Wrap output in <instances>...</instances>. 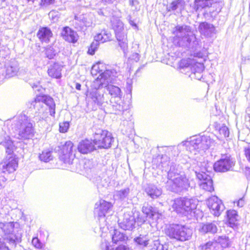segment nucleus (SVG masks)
Returning a JSON list of instances; mask_svg holds the SVG:
<instances>
[{
    "label": "nucleus",
    "instance_id": "1",
    "mask_svg": "<svg viewBox=\"0 0 250 250\" xmlns=\"http://www.w3.org/2000/svg\"><path fill=\"white\" fill-rule=\"evenodd\" d=\"M174 39L177 41L180 46L193 47L198 44L195 35L191 31L190 26L186 24H178L172 30Z\"/></svg>",
    "mask_w": 250,
    "mask_h": 250
},
{
    "label": "nucleus",
    "instance_id": "2",
    "mask_svg": "<svg viewBox=\"0 0 250 250\" xmlns=\"http://www.w3.org/2000/svg\"><path fill=\"white\" fill-rule=\"evenodd\" d=\"M13 128L17 132L14 135L19 139L28 140L31 139L34 135V129L30 119L24 113L19 115L14 119Z\"/></svg>",
    "mask_w": 250,
    "mask_h": 250
},
{
    "label": "nucleus",
    "instance_id": "3",
    "mask_svg": "<svg viewBox=\"0 0 250 250\" xmlns=\"http://www.w3.org/2000/svg\"><path fill=\"white\" fill-rule=\"evenodd\" d=\"M13 222H0V229L4 233V239L8 244L11 250L15 249L17 245L21 242V230L15 228Z\"/></svg>",
    "mask_w": 250,
    "mask_h": 250
},
{
    "label": "nucleus",
    "instance_id": "4",
    "mask_svg": "<svg viewBox=\"0 0 250 250\" xmlns=\"http://www.w3.org/2000/svg\"><path fill=\"white\" fill-rule=\"evenodd\" d=\"M165 232L171 239L184 242L190 239L192 230L186 225L175 224L169 226L166 229Z\"/></svg>",
    "mask_w": 250,
    "mask_h": 250
},
{
    "label": "nucleus",
    "instance_id": "5",
    "mask_svg": "<svg viewBox=\"0 0 250 250\" xmlns=\"http://www.w3.org/2000/svg\"><path fill=\"white\" fill-rule=\"evenodd\" d=\"M187 149L196 154V151L205 150L214 145V141L207 136L192 137L185 144Z\"/></svg>",
    "mask_w": 250,
    "mask_h": 250
},
{
    "label": "nucleus",
    "instance_id": "6",
    "mask_svg": "<svg viewBox=\"0 0 250 250\" xmlns=\"http://www.w3.org/2000/svg\"><path fill=\"white\" fill-rule=\"evenodd\" d=\"M111 25L114 31L119 45L124 54H125L128 48V41L123 22L119 18L112 17L111 19Z\"/></svg>",
    "mask_w": 250,
    "mask_h": 250
},
{
    "label": "nucleus",
    "instance_id": "7",
    "mask_svg": "<svg viewBox=\"0 0 250 250\" xmlns=\"http://www.w3.org/2000/svg\"><path fill=\"white\" fill-rule=\"evenodd\" d=\"M44 104L48 106L50 115L54 116L55 114V104L53 98L47 95L37 96L31 103L30 108L32 106L34 109L37 108L40 113L44 111Z\"/></svg>",
    "mask_w": 250,
    "mask_h": 250
},
{
    "label": "nucleus",
    "instance_id": "8",
    "mask_svg": "<svg viewBox=\"0 0 250 250\" xmlns=\"http://www.w3.org/2000/svg\"><path fill=\"white\" fill-rule=\"evenodd\" d=\"M93 141L97 148H108L111 147L114 138L107 130L98 129L94 134Z\"/></svg>",
    "mask_w": 250,
    "mask_h": 250
},
{
    "label": "nucleus",
    "instance_id": "9",
    "mask_svg": "<svg viewBox=\"0 0 250 250\" xmlns=\"http://www.w3.org/2000/svg\"><path fill=\"white\" fill-rule=\"evenodd\" d=\"M189 187V181L185 175L167 180L166 183L167 189L175 192H180L184 189H186Z\"/></svg>",
    "mask_w": 250,
    "mask_h": 250
},
{
    "label": "nucleus",
    "instance_id": "10",
    "mask_svg": "<svg viewBox=\"0 0 250 250\" xmlns=\"http://www.w3.org/2000/svg\"><path fill=\"white\" fill-rule=\"evenodd\" d=\"M87 100L94 105L104 107L107 101L105 99L104 93L96 89H90L87 91Z\"/></svg>",
    "mask_w": 250,
    "mask_h": 250
},
{
    "label": "nucleus",
    "instance_id": "11",
    "mask_svg": "<svg viewBox=\"0 0 250 250\" xmlns=\"http://www.w3.org/2000/svg\"><path fill=\"white\" fill-rule=\"evenodd\" d=\"M235 165L234 160L230 156H224L213 165L215 171L225 172L231 170Z\"/></svg>",
    "mask_w": 250,
    "mask_h": 250
},
{
    "label": "nucleus",
    "instance_id": "12",
    "mask_svg": "<svg viewBox=\"0 0 250 250\" xmlns=\"http://www.w3.org/2000/svg\"><path fill=\"white\" fill-rule=\"evenodd\" d=\"M136 224L135 214L132 211L125 212L123 220H118L119 227L124 230H132Z\"/></svg>",
    "mask_w": 250,
    "mask_h": 250
},
{
    "label": "nucleus",
    "instance_id": "13",
    "mask_svg": "<svg viewBox=\"0 0 250 250\" xmlns=\"http://www.w3.org/2000/svg\"><path fill=\"white\" fill-rule=\"evenodd\" d=\"M196 208V204H189L186 206V204H172V208L178 214L182 215L191 217L195 213V208Z\"/></svg>",
    "mask_w": 250,
    "mask_h": 250
},
{
    "label": "nucleus",
    "instance_id": "14",
    "mask_svg": "<svg viewBox=\"0 0 250 250\" xmlns=\"http://www.w3.org/2000/svg\"><path fill=\"white\" fill-rule=\"evenodd\" d=\"M197 178L200 180V187L206 191H211L213 190V181L210 176L204 172H195Z\"/></svg>",
    "mask_w": 250,
    "mask_h": 250
},
{
    "label": "nucleus",
    "instance_id": "15",
    "mask_svg": "<svg viewBox=\"0 0 250 250\" xmlns=\"http://www.w3.org/2000/svg\"><path fill=\"white\" fill-rule=\"evenodd\" d=\"M96 205L94 213L95 215L99 218V219H104L106 215H111L113 212V204H96Z\"/></svg>",
    "mask_w": 250,
    "mask_h": 250
},
{
    "label": "nucleus",
    "instance_id": "16",
    "mask_svg": "<svg viewBox=\"0 0 250 250\" xmlns=\"http://www.w3.org/2000/svg\"><path fill=\"white\" fill-rule=\"evenodd\" d=\"M73 144L71 141H67L62 146L61 151L60 158L65 163L68 162V160L73 159L75 156L73 151Z\"/></svg>",
    "mask_w": 250,
    "mask_h": 250
},
{
    "label": "nucleus",
    "instance_id": "17",
    "mask_svg": "<svg viewBox=\"0 0 250 250\" xmlns=\"http://www.w3.org/2000/svg\"><path fill=\"white\" fill-rule=\"evenodd\" d=\"M18 167V162L14 158L10 157L6 162L0 163V174L7 172L10 173L14 172Z\"/></svg>",
    "mask_w": 250,
    "mask_h": 250
},
{
    "label": "nucleus",
    "instance_id": "18",
    "mask_svg": "<svg viewBox=\"0 0 250 250\" xmlns=\"http://www.w3.org/2000/svg\"><path fill=\"white\" fill-rule=\"evenodd\" d=\"M200 34L206 38H211L216 34L214 26L207 22H201L198 27Z\"/></svg>",
    "mask_w": 250,
    "mask_h": 250
},
{
    "label": "nucleus",
    "instance_id": "19",
    "mask_svg": "<svg viewBox=\"0 0 250 250\" xmlns=\"http://www.w3.org/2000/svg\"><path fill=\"white\" fill-rule=\"evenodd\" d=\"M61 36L63 40L69 42L75 43L77 42L78 39L77 33L68 26L62 28Z\"/></svg>",
    "mask_w": 250,
    "mask_h": 250
},
{
    "label": "nucleus",
    "instance_id": "20",
    "mask_svg": "<svg viewBox=\"0 0 250 250\" xmlns=\"http://www.w3.org/2000/svg\"><path fill=\"white\" fill-rule=\"evenodd\" d=\"M78 149L81 153L86 154L96 150L97 148L94 143V141L92 142L88 140H85L79 143Z\"/></svg>",
    "mask_w": 250,
    "mask_h": 250
},
{
    "label": "nucleus",
    "instance_id": "21",
    "mask_svg": "<svg viewBox=\"0 0 250 250\" xmlns=\"http://www.w3.org/2000/svg\"><path fill=\"white\" fill-rule=\"evenodd\" d=\"M184 175H185V174L182 170V168L181 166L174 163L171 164L170 169L167 172L168 180Z\"/></svg>",
    "mask_w": 250,
    "mask_h": 250
},
{
    "label": "nucleus",
    "instance_id": "22",
    "mask_svg": "<svg viewBox=\"0 0 250 250\" xmlns=\"http://www.w3.org/2000/svg\"><path fill=\"white\" fill-rule=\"evenodd\" d=\"M53 34L51 30L47 27L41 28L37 34L39 40L42 42L48 43Z\"/></svg>",
    "mask_w": 250,
    "mask_h": 250
},
{
    "label": "nucleus",
    "instance_id": "23",
    "mask_svg": "<svg viewBox=\"0 0 250 250\" xmlns=\"http://www.w3.org/2000/svg\"><path fill=\"white\" fill-rule=\"evenodd\" d=\"M227 223L231 228H236L238 224V214L236 210L234 209L228 210L227 211Z\"/></svg>",
    "mask_w": 250,
    "mask_h": 250
},
{
    "label": "nucleus",
    "instance_id": "24",
    "mask_svg": "<svg viewBox=\"0 0 250 250\" xmlns=\"http://www.w3.org/2000/svg\"><path fill=\"white\" fill-rule=\"evenodd\" d=\"M6 75L8 77L16 75L19 70V64L15 60H11L5 65Z\"/></svg>",
    "mask_w": 250,
    "mask_h": 250
},
{
    "label": "nucleus",
    "instance_id": "25",
    "mask_svg": "<svg viewBox=\"0 0 250 250\" xmlns=\"http://www.w3.org/2000/svg\"><path fill=\"white\" fill-rule=\"evenodd\" d=\"M142 211L147 217L152 219H157L161 215L158 211L149 204H146L142 208Z\"/></svg>",
    "mask_w": 250,
    "mask_h": 250
},
{
    "label": "nucleus",
    "instance_id": "26",
    "mask_svg": "<svg viewBox=\"0 0 250 250\" xmlns=\"http://www.w3.org/2000/svg\"><path fill=\"white\" fill-rule=\"evenodd\" d=\"M185 7L184 0H174L167 7L168 11H176L181 13Z\"/></svg>",
    "mask_w": 250,
    "mask_h": 250
},
{
    "label": "nucleus",
    "instance_id": "27",
    "mask_svg": "<svg viewBox=\"0 0 250 250\" xmlns=\"http://www.w3.org/2000/svg\"><path fill=\"white\" fill-rule=\"evenodd\" d=\"M216 246H218L222 250L230 247V241L228 236L226 235L221 236H216L213 239Z\"/></svg>",
    "mask_w": 250,
    "mask_h": 250
},
{
    "label": "nucleus",
    "instance_id": "28",
    "mask_svg": "<svg viewBox=\"0 0 250 250\" xmlns=\"http://www.w3.org/2000/svg\"><path fill=\"white\" fill-rule=\"evenodd\" d=\"M116 74V72L114 70L106 69L101 72L99 77L107 85L111 83Z\"/></svg>",
    "mask_w": 250,
    "mask_h": 250
},
{
    "label": "nucleus",
    "instance_id": "29",
    "mask_svg": "<svg viewBox=\"0 0 250 250\" xmlns=\"http://www.w3.org/2000/svg\"><path fill=\"white\" fill-rule=\"evenodd\" d=\"M217 0H195L194 9L198 11L203 8L209 7L213 4H215Z\"/></svg>",
    "mask_w": 250,
    "mask_h": 250
},
{
    "label": "nucleus",
    "instance_id": "30",
    "mask_svg": "<svg viewBox=\"0 0 250 250\" xmlns=\"http://www.w3.org/2000/svg\"><path fill=\"white\" fill-rule=\"evenodd\" d=\"M62 65L58 63H54L49 66L48 69V74L51 77L59 79L62 76Z\"/></svg>",
    "mask_w": 250,
    "mask_h": 250
},
{
    "label": "nucleus",
    "instance_id": "31",
    "mask_svg": "<svg viewBox=\"0 0 250 250\" xmlns=\"http://www.w3.org/2000/svg\"><path fill=\"white\" fill-rule=\"evenodd\" d=\"M145 191L152 199L158 198L162 194L161 189H159L154 185L150 184L146 186L145 188Z\"/></svg>",
    "mask_w": 250,
    "mask_h": 250
},
{
    "label": "nucleus",
    "instance_id": "32",
    "mask_svg": "<svg viewBox=\"0 0 250 250\" xmlns=\"http://www.w3.org/2000/svg\"><path fill=\"white\" fill-rule=\"evenodd\" d=\"M112 242L115 244L124 242L128 239L126 235L120 230L115 229L111 234Z\"/></svg>",
    "mask_w": 250,
    "mask_h": 250
},
{
    "label": "nucleus",
    "instance_id": "33",
    "mask_svg": "<svg viewBox=\"0 0 250 250\" xmlns=\"http://www.w3.org/2000/svg\"><path fill=\"white\" fill-rule=\"evenodd\" d=\"M199 230L204 233H215L217 231V228L214 223H207L201 224Z\"/></svg>",
    "mask_w": 250,
    "mask_h": 250
},
{
    "label": "nucleus",
    "instance_id": "34",
    "mask_svg": "<svg viewBox=\"0 0 250 250\" xmlns=\"http://www.w3.org/2000/svg\"><path fill=\"white\" fill-rule=\"evenodd\" d=\"M111 36V34L109 32L104 29L102 30L100 33H98L95 36L94 40L99 42H101L102 43H104L110 41Z\"/></svg>",
    "mask_w": 250,
    "mask_h": 250
},
{
    "label": "nucleus",
    "instance_id": "35",
    "mask_svg": "<svg viewBox=\"0 0 250 250\" xmlns=\"http://www.w3.org/2000/svg\"><path fill=\"white\" fill-rule=\"evenodd\" d=\"M211 213L215 216H219L224 209V204H207Z\"/></svg>",
    "mask_w": 250,
    "mask_h": 250
},
{
    "label": "nucleus",
    "instance_id": "36",
    "mask_svg": "<svg viewBox=\"0 0 250 250\" xmlns=\"http://www.w3.org/2000/svg\"><path fill=\"white\" fill-rule=\"evenodd\" d=\"M109 94L114 97L121 98L122 96V92L120 88L112 84H107L105 87Z\"/></svg>",
    "mask_w": 250,
    "mask_h": 250
},
{
    "label": "nucleus",
    "instance_id": "37",
    "mask_svg": "<svg viewBox=\"0 0 250 250\" xmlns=\"http://www.w3.org/2000/svg\"><path fill=\"white\" fill-rule=\"evenodd\" d=\"M134 241L138 245L143 247H146L148 245L149 239L147 235L141 234L138 237L135 238Z\"/></svg>",
    "mask_w": 250,
    "mask_h": 250
},
{
    "label": "nucleus",
    "instance_id": "38",
    "mask_svg": "<svg viewBox=\"0 0 250 250\" xmlns=\"http://www.w3.org/2000/svg\"><path fill=\"white\" fill-rule=\"evenodd\" d=\"M200 248L202 250H222L218 246H216L214 241H208L201 245Z\"/></svg>",
    "mask_w": 250,
    "mask_h": 250
},
{
    "label": "nucleus",
    "instance_id": "39",
    "mask_svg": "<svg viewBox=\"0 0 250 250\" xmlns=\"http://www.w3.org/2000/svg\"><path fill=\"white\" fill-rule=\"evenodd\" d=\"M105 84L106 83L102 81V79L99 76L93 81L90 89H96L99 90V89L101 88L105 87L106 86H107Z\"/></svg>",
    "mask_w": 250,
    "mask_h": 250
},
{
    "label": "nucleus",
    "instance_id": "40",
    "mask_svg": "<svg viewBox=\"0 0 250 250\" xmlns=\"http://www.w3.org/2000/svg\"><path fill=\"white\" fill-rule=\"evenodd\" d=\"M0 144L4 146L6 152L9 154H11L15 148L13 143L9 139H5L4 141L1 142Z\"/></svg>",
    "mask_w": 250,
    "mask_h": 250
},
{
    "label": "nucleus",
    "instance_id": "41",
    "mask_svg": "<svg viewBox=\"0 0 250 250\" xmlns=\"http://www.w3.org/2000/svg\"><path fill=\"white\" fill-rule=\"evenodd\" d=\"M108 108L111 109L110 111L111 113L119 114L124 110L123 105L120 103H116L113 104H110Z\"/></svg>",
    "mask_w": 250,
    "mask_h": 250
},
{
    "label": "nucleus",
    "instance_id": "42",
    "mask_svg": "<svg viewBox=\"0 0 250 250\" xmlns=\"http://www.w3.org/2000/svg\"><path fill=\"white\" fill-rule=\"evenodd\" d=\"M129 192V188H125L124 189L116 191L114 194V197L117 199L123 200L127 197Z\"/></svg>",
    "mask_w": 250,
    "mask_h": 250
},
{
    "label": "nucleus",
    "instance_id": "43",
    "mask_svg": "<svg viewBox=\"0 0 250 250\" xmlns=\"http://www.w3.org/2000/svg\"><path fill=\"white\" fill-rule=\"evenodd\" d=\"M39 158L41 161L48 162L52 160V156L50 151H44L39 155Z\"/></svg>",
    "mask_w": 250,
    "mask_h": 250
},
{
    "label": "nucleus",
    "instance_id": "44",
    "mask_svg": "<svg viewBox=\"0 0 250 250\" xmlns=\"http://www.w3.org/2000/svg\"><path fill=\"white\" fill-rule=\"evenodd\" d=\"M104 66V64L100 62L94 64L91 69V73L92 75H96L97 74V72L98 71L99 73L101 74V72L104 71L103 69H101V67H103Z\"/></svg>",
    "mask_w": 250,
    "mask_h": 250
},
{
    "label": "nucleus",
    "instance_id": "45",
    "mask_svg": "<svg viewBox=\"0 0 250 250\" xmlns=\"http://www.w3.org/2000/svg\"><path fill=\"white\" fill-rule=\"evenodd\" d=\"M100 43L97 41L94 40L90 44L87 53L90 55H94L95 54V51L98 49Z\"/></svg>",
    "mask_w": 250,
    "mask_h": 250
},
{
    "label": "nucleus",
    "instance_id": "46",
    "mask_svg": "<svg viewBox=\"0 0 250 250\" xmlns=\"http://www.w3.org/2000/svg\"><path fill=\"white\" fill-rule=\"evenodd\" d=\"M32 244L34 247L38 249H42L44 247V244L37 237L33 238Z\"/></svg>",
    "mask_w": 250,
    "mask_h": 250
},
{
    "label": "nucleus",
    "instance_id": "47",
    "mask_svg": "<svg viewBox=\"0 0 250 250\" xmlns=\"http://www.w3.org/2000/svg\"><path fill=\"white\" fill-rule=\"evenodd\" d=\"M174 203H193L194 201L192 199H189L186 197H179L175 198L174 200Z\"/></svg>",
    "mask_w": 250,
    "mask_h": 250
},
{
    "label": "nucleus",
    "instance_id": "48",
    "mask_svg": "<svg viewBox=\"0 0 250 250\" xmlns=\"http://www.w3.org/2000/svg\"><path fill=\"white\" fill-rule=\"evenodd\" d=\"M36 110V115L34 117V122H38L42 120H43L45 117V115H44V111H42L41 113H40L39 111L37 109V108L35 109Z\"/></svg>",
    "mask_w": 250,
    "mask_h": 250
},
{
    "label": "nucleus",
    "instance_id": "49",
    "mask_svg": "<svg viewBox=\"0 0 250 250\" xmlns=\"http://www.w3.org/2000/svg\"><path fill=\"white\" fill-rule=\"evenodd\" d=\"M56 53V52L55 50L52 46L47 47L45 51V54L46 57L49 59L53 58V57L55 56Z\"/></svg>",
    "mask_w": 250,
    "mask_h": 250
},
{
    "label": "nucleus",
    "instance_id": "50",
    "mask_svg": "<svg viewBox=\"0 0 250 250\" xmlns=\"http://www.w3.org/2000/svg\"><path fill=\"white\" fill-rule=\"evenodd\" d=\"M200 66L201 68H199V70L198 71H196L191 74V78L192 79L200 80L202 78L203 75L201 73V71L203 70V66L201 65H200Z\"/></svg>",
    "mask_w": 250,
    "mask_h": 250
},
{
    "label": "nucleus",
    "instance_id": "51",
    "mask_svg": "<svg viewBox=\"0 0 250 250\" xmlns=\"http://www.w3.org/2000/svg\"><path fill=\"white\" fill-rule=\"evenodd\" d=\"M154 246L156 250H168L167 244H161L158 240L155 241Z\"/></svg>",
    "mask_w": 250,
    "mask_h": 250
},
{
    "label": "nucleus",
    "instance_id": "52",
    "mask_svg": "<svg viewBox=\"0 0 250 250\" xmlns=\"http://www.w3.org/2000/svg\"><path fill=\"white\" fill-rule=\"evenodd\" d=\"M69 127V124L68 122H65L60 124V131L61 132H66Z\"/></svg>",
    "mask_w": 250,
    "mask_h": 250
},
{
    "label": "nucleus",
    "instance_id": "53",
    "mask_svg": "<svg viewBox=\"0 0 250 250\" xmlns=\"http://www.w3.org/2000/svg\"><path fill=\"white\" fill-rule=\"evenodd\" d=\"M219 133L222 135L224 137H228L229 136V130L226 126H222L219 129Z\"/></svg>",
    "mask_w": 250,
    "mask_h": 250
},
{
    "label": "nucleus",
    "instance_id": "54",
    "mask_svg": "<svg viewBox=\"0 0 250 250\" xmlns=\"http://www.w3.org/2000/svg\"><path fill=\"white\" fill-rule=\"evenodd\" d=\"M208 203H222V201L216 196H212L208 199Z\"/></svg>",
    "mask_w": 250,
    "mask_h": 250
},
{
    "label": "nucleus",
    "instance_id": "55",
    "mask_svg": "<svg viewBox=\"0 0 250 250\" xmlns=\"http://www.w3.org/2000/svg\"><path fill=\"white\" fill-rule=\"evenodd\" d=\"M32 87L36 91H41L42 89V86L40 85V83L39 82H37V83H30Z\"/></svg>",
    "mask_w": 250,
    "mask_h": 250
},
{
    "label": "nucleus",
    "instance_id": "56",
    "mask_svg": "<svg viewBox=\"0 0 250 250\" xmlns=\"http://www.w3.org/2000/svg\"><path fill=\"white\" fill-rule=\"evenodd\" d=\"M4 239L0 237V250H10L8 246H6Z\"/></svg>",
    "mask_w": 250,
    "mask_h": 250
},
{
    "label": "nucleus",
    "instance_id": "57",
    "mask_svg": "<svg viewBox=\"0 0 250 250\" xmlns=\"http://www.w3.org/2000/svg\"><path fill=\"white\" fill-rule=\"evenodd\" d=\"M189 66V63L186 60H182L179 63V67L180 68H188Z\"/></svg>",
    "mask_w": 250,
    "mask_h": 250
},
{
    "label": "nucleus",
    "instance_id": "58",
    "mask_svg": "<svg viewBox=\"0 0 250 250\" xmlns=\"http://www.w3.org/2000/svg\"><path fill=\"white\" fill-rule=\"evenodd\" d=\"M55 0H42L41 4L43 6H47L54 3Z\"/></svg>",
    "mask_w": 250,
    "mask_h": 250
},
{
    "label": "nucleus",
    "instance_id": "59",
    "mask_svg": "<svg viewBox=\"0 0 250 250\" xmlns=\"http://www.w3.org/2000/svg\"><path fill=\"white\" fill-rule=\"evenodd\" d=\"M127 20L128 21V22L129 24L133 27L137 28V24L134 22V21L132 20H131V17L130 16H128L127 17Z\"/></svg>",
    "mask_w": 250,
    "mask_h": 250
},
{
    "label": "nucleus",
    "instance_id": "60",
    "mask_svg": "<svg viewBox=\"0 0 250 250\" xmlns=\"http://www.w3.org/2000/svg\"><path fill=\"white\" fill-rule=\"evenodd\" d=\"M6 178L3 176H0V189L3 187Z\"/></svg>",
    "mask_w": 250,
    "mask_h": 250
},
{
    "label": "nucleus",
    "instance_id": "61",
    "mask_svg": "<svg viewBox=\"0 0 250 250\" xmlns=\"http://www.w3.org/2000/svg\"><path fill=\"white\" fill-rule=\"evenodd\" d=\"M245 155L248 160L250 162V147L245 149Z\"/></svg>",
    "mask_w": 250,
    "mask_h": 250
},
{
    "label": "nucleus",
    "instance_id": "62",
    "mask_svg": "<svg viewBox=\"0 0 250 250\" xmlns=\"http://www.w3.org/2000/svg\"><path fill=\"white\" fill-rule=\"evenodd\" d=\"M245 202V197L243 196L242 198H239L238 200H235L233 202V203H240V202Z\"/></svg>",
    "mask_w": 250,
    "mask_h": 250
},
{
    "label": "nucleus",
    "instance_id": "63",
    "mask_svg": "<svg viewBox=\"0 0 250 250\" xmlns=\"http://www.w3.org/2000/svg\"><path fill=\"white\" fill-rule=\"evenodd\" d=\"M101 247L102 248H103L104 247H105V250H108L109 249V247L107 245V244L106 242L103 243L101 245Z\"/></svg>",
    "mask_w": 250,
    "mask_h": 250
},
{
    "label": "nucleus",
    "instance_id": "64",
    "mask_svg": "<svg viewBox=\"0 0 250 250\" xmlns=\"http://www.w3.org/2000/svg\"><path fill=\"white\" fill-rule=\"evenodd\" d=\"M75 87L77 90H80L81 87V84L79 83H76Z\"/></svg>",
    "mask_w": 250,
    "mask_h": 250
}]
</instances>
